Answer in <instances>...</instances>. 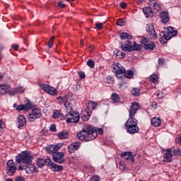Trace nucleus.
Masks as SVG:
<instances>
[{"label":"nucleus","mask_w":181,"mask_h":181,"mask_svg":"<svg viewBox=\"0 0 181 181\" xmlns=\"http://www.w3.org/2000/svg\"><path fill=\"white\" fill-rule=\"evenodd\" d=\"M32 160H33V157L30 156L29 152L22 151L16 156V166H18V170H25L28 175L37 173L38 169L33 164H29Z\"/></svg>","instance_id":"obj_1"},{"label":"nucleus","mask_w":181,"mask_h":181,"mask_svg":"<svg viewBox=\"0 0 181 181\" xmlns=\"http://www.w3.org/2000/svg\"><path fill=\"white\" fill-rule=\"evenodd\" d=\"M76 136L80 141H93V139L97 138V132L93 126L85 124L82 131L78 132Z\"/></svg>","instance_id":"obj_2"},{"label":"nucleus","mask_w":181,"mask_h":181,"mask_svg":"<svg viewBox=\"0 0 181 181\" xmlns=\"http://www.w3.org/2000/svg\"><path fill=\"white\" fill-rule=\"evenodd\" d=\"M113 69V73H115L116 77L121 80V78H132L134 77V71L132 70H126L119 62H116L112 65Z\"/></svg>","instance_id":"obj_3"},{"label":"nucleus","mask_w":181,"mask_h":181,"mask_svg":"<svg viewBox=\"0 0 181 181\" xmlns=\"http://www.w3.org/2000/svg\"><path fill=\"white\" fill-rule=\"evenodd\" d=\"M132 42L129 40H126L124 44L121 45V49L122 52H135L136 50H141L142 45L136 43V42H134L133 45Z\"/></svg>","instance_id":"obj_4"},{"label":"nucleus","mask_w":181,"mask_h":181,"mask_svg":"<svg viewBox=\"0 0 181 181\" xmlns=\"http://www.w3.org/2000/svg\"><path fill=\"white\" fill-rule=\"evenodd\" d=\"M68 110L70 111L66 115L67 124H76L80 121V114L73 110V107H69Z\"/></svg>","instance_id":"obj_5"},{"label":"nucleus","mask_w":181,"mask_h":181,"mask_svg":"<svg viewBox=\"0 0 181 181\" xmlns=\"http://www.w3.org/2000/svg\"><path fill=\"white\" fill-rule=\"evenodd\" d=\"M6 172L8 176H13L15 173L16 172V166L15 165V163H13V160H8L6 163Z\"/></svg>","instance_id":"obj_6"},{"label":"nucleus","mask_w":181,"mask_h":181,"mask_svg":"<svg viewBox=\"0 0 181 181\" xmlns=\"http://www.w3.org/2000/svg\"><path fill=\"white\" fill-rule=\"evenodd\" d=\"M40 117H42V110L37 107H35L29 114L28 119L32 122L37 119V118H40Z\"/></svg>","instance_id":"obj_7"},{"label":"nucleus","mask_w":181,"mask_h":181,"mask_svg":"<svg viewBox=\"0 0 181 181\" xmlns=\"http://www.w3.org/2000/svg\"><path fill=\"white\" fill-rule=\"evenodd\" d=\"M140 108H141V106L139 105V104H138V103L136 102L132 103L129 108V117H135L136 112L139 111Z\"/></svg>","instance_id":"obj_8"},{"label":"nucleus","mask_w":181,"mask_h":181,"mask_svg":"<svg viewBox=\"0 0 181 181\" xmlns=\"http://www.w3.org/2000/svg\"><path fill=\"white\" fill-rule=\"evenodd\" d=\"M128 134L134 135V134H138L139 132V127L135 124H124Z\"/></svg>","instance_id":"obj_9"},{"label":"nucleus","mask_w":181,"mask_h":181,"mask_svg":"<svg viewBox=\"0 0 181 181\" xmlns=\"http://www.w3.org/2000/svg\"><path fill=\"white\" fill-rule=\"evenodd\" d=\"M53 160L54 162H57V163H64V153L63 152H59V153H54V155H52Z\"/></svg>","instance_id":"obj_10"},{"label":"nucleus","mask_w":181,"mask_h":181,"mask_svg":"<svg viewBox=\"0 0 181 181\" xmlns=\"http://www.w3.org/2000/svg\"><path fill=\"white\" fill-rule=\"evenodd\" d=\"M41 88L45 93H47V94H50V95H54V94L57 93L56 90V88L50 86V85H47V84L41 85Z\"/></svg>","instance_id":"obj_11"},{"label":"nucleus","mask_w":181,"mask_h":181,"mask_svg":"<svg viewBox=\"0 0 181 181\" xmlns=\"http://www.w3.org/2000/svg\"><path fill=\"white\" fill-rule=\"evenodd\" d=\"M146 31L149 34L151 39H156V37H158V34L155 31V28L153 27V25L151 23L147 24Z\"/></svg>","instance_id":"obj_12"},{"label":"nucleus","mask_w":181,"mask_h":181,"mask_svg":"<svg viewBox=\"0 0 181 181\" xmlns=\"http://www.w3.org/2000/svg\"><path fill=\"white\" fill-rule=\"evenodd\" d=\"M80 146H81V143L80 142L71 144L68 146V151L69 153H74L76 151H78V149H80Z\"/></svg>","instance_id":"obj_13"},{"label":"nucleus","mask_w":181,"mask_h":181,"mask_svg":"<svg viewBox=\"0 0 181 181\" xmlns=\"http://www.w3.org/2000/svg\"><path fill=\"white\" fill-rule=\"evenodd\" d=\"M160 22L162 23H168L169 22V12L168 11H162L160 15Z\"/></svg>","instance_id":"obj_14"},{"label":"nucleus","mask_w":181,"mask_h":181,"mask_svg":"<svg viewBox=\"0 0 181 181\" xmlns=\"http://www.w3.org/2000/svg\"><path fill=\"white\" fill-rule=\"evenodd\" d=\"M16 125L18 128H22L23 126L26 125V118L23 115H18Z\"/></svg>","instance_id":"obj_15"},{"label":"nucleus","mask_w":181,"mask_h":181,"mask_svg":"<svg viewBox=\"0 0 181 181\" xmlns=\"http://www.w3.org/2000/svg\"><path fill=\"white\" fill-rule=\"evenodd\" d=\"M57 100L59 104H63L64 103V107H66V108L69 110V105H70V103H69V102L67 101V96H59L57 98Z\"/></svg>","instance_id":"obj_16"},{"label":"nucleus","mask_w":181,"mask_h":181,"mask_svg":"<svg viewBox=\"0 0 181 181\" xmlns=\"http://www.w3.org/2000/svg\"><path fill=\"white\" fill-rule=\"evenodd\" d=\"M173 158V156L170 153V150H165V153L163 156V162H166L167 163H170L172 162V159Z\"/></svg>","instance_id":"obj_17"},{"label":"nucleus","mask_w":181,"mask_h":181,"mask_svg":"<svg viewBox=\"0 0 181 181\" xmlns=\"http://www.w3.org/2000/svg\"><path fill=\"white\" fill-rule=\"evenodd\" d=\"M146 18H153V11L151 7H144L142 9Z\"/></svg>","instance_id":"obj_18"},{"label":"nucleus","mask_w":181,"mask_h":181,"mask_svg":"<svg viewBox=\"0 0 181 181\" xmlns=\"http://www.w3.org/2000/svg\"><path fill=\"white\" fill-rule=\"evenodd\" d=\"M11 93V86L6 83L0 85V94H6Z\"/></svg>","instance_id":"obj_19"},{"label":"nucleus","mask_w":181,"mask_h":181,"mask_svg":"<svg viewBox=\"0 0 181 181\" xmlns=\"http://www.w3.org/2000/svg\"><path fill=\"white\" fill-rule=\"evenodd\" d=\"M23 93H25V88L22 86H18L10 91V95H15V94H23Z\"/></svg>","instance_id":"obj_20"},{"label":"nucleus","mask_w":181,"mask_h":181,"mask_svg":"<svg viewBox=\"0 0 181 181\" xmlns=\"http://www.w3.org/2000/svg\"><path fill=\"white\" fill-rule=\"evenodd\" d=\"M113 54L115 56L116 59H125V57H127V54L119 49H115L113 52Z\"/></svg>","instance_id":"obj_21"},{"label":"nucleus","mask_w":181,"mask_h":181,"mask_svg":"<svg viewBox=\"0 0 181 181\" xmlns=\"http://www.w3.org/2000/svg\"><path fill=\"white\" fill-rule=\"evenodd\" d=\"M162 121L159 117H154L151 119V125L155 127H160Z\"/></svg>","instance_id":"obj_22"},{"label":"nucleus","mask_w":181,"mask_h":181,"mask_svg":"<svg viewBox=\"0 0 181 181\" xmlns=\"http://www.w3.org/2000/svg\"><path fill=\"white\" fill-rule=\"evenodd\" d=\"M168 150H170V153L173 156H180L181 155V150L180 148H175V147H173L171 148H168Z\"/></svg>","instance_id":"obj_23"},{"label":"nucleus","mask_w":181,"mask_h":181,"mask_svg":"<svg viewBox=\"0 0 181 181\" xmlns=\"http://www.w3.org/2000/svg\"><path fill=\"white\" fill-rule=\"evenodd\" d=\"M124 125H138V119H135V117H129Z\"/></svg>","instance_id":"obj_24"},{"label":"nucleus","mask_w":181,"mask_h":181,"mask_svg":"<svg viewBox=\"0 0 181 181\" xmlns=\"http://www.w3.org/2000/svg\"><path fill=\"white\" fill-rule=\"evenodd\" d=\"M45 151H46V152H47L50 155H54V153H56V151L54 150V145L53 144L45 146Z\"/></svg>","instance_id":"obj_25"},{"label":"nucleus","mask_w":181,"mask_h":181,"mask_svg":"<svg viewBox=\"0 0 181 181\" xmlns=\"http://www.w3.org/2000/svg\"><path fill=\"white\" fill-rule=\"evenodd\" d=\"M69 132L66 130L60 132L57 134V136L59 138V139H67V138H69Z\"/></svg>","instance_id":"obj_26"},{"label":"nucleus","mask_w":181,"mask_h":181,"mask_svg":"<svg viewBox=\"0 0 181 181\" xmlns=\"http://www.w3.org/2000/svg\"><path fill=\"white\" fill-rule=\"evenodd\" d=\"M121 158H125L126 156H130L129 158V160L132 163H134V162H135V159L134 158V156H132V153L131 152H124L122 153L121 155H120Z\"/></svg>","instance_id":"obj_27"},{"label":"nucleus","mask_w":181,"mask_h":181,"mask_svg":"<svg viewBox=\"0 0 181 181\" xmlns=\"http://www.w3.org/2000/svg\"><path fill=\"white\" fill-rule=\"evenodd\" d=\"M121 40H129L132 39V35L128 34L127 33H122L120 34Z\"/></svg>","instance_id":"obj_28"},{"label":"nucleus","mask_w":181,"mask_h":181,"mask_svg":"<svg viewBox=\"0 0 181 181\" xmlns=\"http://www.w3.org/2000/svg\"><path fill=\"white\" fill-rule=\"evenodd\" d=\"M156 45L152 42H148L144 47L146 50H153L155 49Z\"/></svg>","instance_id":"obj_29"},{"label":"nucleus","mask_w":181,"mask_h":181,"mask_svg":"<svg viewBox=\"0 0 181 181\" xmlns=\"http://www.w3.org/2000/svg\"><path fill=\"white\" fill-rule=\"evenodd\" d=\"M111 99L114 103H119V101H121V98L119 97V95L115 93L112 94Z\"/></svg>","instance_id":"obj_30"},{"label":"nucleus","mask_w":181,"mask_h":181,"mask_svg":"<svg viewBox=\"0 0 181 181\" xmlns=\"http://www.w3.org/2000/svg\"><path fill=\"white\" fill-rule=\"evenodd\" d=\"M52 168L53 172H62V170H63L62 165H56L55 163L52 164Z\"/></svg>","instance_id":"obj_31"},{"label":"nucleus","mask_w":181,"mask_h":181,"mask_svg":"<svg viewBox=\"0 0 181 181\" xmlns=\"http://www.w3.org/2000/svg\"><path fill=\"white\" fill-rule=\"evenodd\" d=\"M97 105H98V104L93 100H90L88 103V108H91L92 110H95V107H97Z\"/></svg>","instance_id":"obj_32"},{"label":"nucleus","mask_w":181,"mask_h":181,"mask_svg":"<svg viewBox=\"0 0 181 181\" xmlns=\"http://www.w3.org/2000/svg\"><path fill=\"white\" fill-rule=\"evenodd\" d=\"M54 164V163L52 162L50 158L44 159V166H51V168H52Z\"/></svg>","instance_id":"obj_33"},{"label":"nucleus","mask_w":181,"mask_h":181,"mask_svg":"<svg viewBox=\"0 0 181 181\" xmlns=\"http://www.w3.org/2000/svg\"><path fill=\"white\" fill-rule=\"evenodd\" d=\"M86 64L90 69H94V67L95 66V62H94V60H93L91 59H88Z\"/></svg>","instance_id":"obj_34"},{"label":"nucleus","mask_w":181,"mask_h":181,"mask_svg":"<svg viewBox=\"0 0 181 181\" xmlns=\"http://www.w3.org/2000/svg\"><path fill=\"white\" fill-rule=\"evenodd\" d=\"M37 165L39 168H43V166H45V159L44 158H38L37 160Z\"/></svg>","instance_id":"obj_35"},{"label":"nucleus","mask_w":181,"mask_h":181,"mask_svg":"<svg viewBox=\"0 0 181 181\" xmlns=\"http://www.w3.org/2000/svg\"><path fill=\"white\" fill-rule=\"evenodd\" d=\"M160 36H163V37H164L165 40H170V39L172 38V37H170V35H169V34H165V32H161L160 33Z\"/></svg>","instance_id":"obj_36"},{"label":"nucleus","mask_w":181,"mask_h":181,"mask_svg":"<svg viewBox=\"0 0 181 181\" xmlns=\"http://www.w3.org/2000/svg\"><path fill=\"white\" fill-rule=\"evenodd\" d=\"M23 106H24V111H29V110H30V108L33 107V105H32L30 102H28L27 103L23 105Z\"/></svg>","instance_id":"obj_37"},{"label":"nucleus","mask_w":181,"mask_h":181,"mask_svg":"<svg viewBox=\"0 0 181 181\" xmlns=\"http://www.w3.org/2000/svg\"><path fill=\"white\" fill-rule=\"evenodd\" d=\"M90 112H86L83 116H81V119L83 121H88V119H90Z\"/></svg>","instance_id":"obj_38"},{"label":"nucleus","mask_w":181,"mask_h":181,"mask_svg":"<svg viewBox=\"0 0 181 181\" xmlns=\"http://www.w3.org/2000/svg\"><path fill=\"white\" fill-rule=\"evenodd\" d=\"M158 80V78L156 76V74H153L150 76V81H151V83H153L154 84L156 83Z\"/></svg>","instance_id":"obj_39"},{"label":"nucleus","mask_w":181,"mask_h":181,"mask_svg":"<svg viewBox=\"0 0 181 181\" xmlns=\"http://www.w3.org/2000/svg\"><path fill=\"white\" fill-rule=\"evenodd\" d=\"M141 90H139V88H134L133 89H132V95L136 96L139 95Z\"/></svg>","instance_id":"obj_40"},{"label":"nucleus","mask_w":181,"mask_h":181,"mask_svg":"<svg viewBox=\"0 0 181 181\" xmlns=\"http://www.w3.org/2000/svg\"><path fill=\"white\" fill-rule=\"evenodd\" d=\"M116 25H117V26H125V21L122 19H118L116 22Z\"/></svg>","instance_id":"obj_41"},{"label":"nucleus","mask_w":181,"mask_h":181,"mask_svg":"<svg viewBox=\"0 0 181 181\" xmlns=\"http://www.w3.org/2000/svg\"><path fill=\"white\" fill-rule=\"evenodd\" d=\"M54 40V37H52L50 38V40L48 41V43H47V46L49 49H51V47H53V42Z\"/></svg>","instance_id":"obj_42"},{"label":"nucleus","mask_w":181,"mask_h":181,"mask_svg":"<svg viewBox=\"0 0 181 181\" xmlns=\"http://www.w3.org/2000/svg\"><path fill=\"white\" fill-rule=\"evenodd\" d=\"M62 144H57L54 145L55 153H58L57 151H59V149H60V148H62Z\"/></svg>","instance_id":"obj_43"},{"label":"nucleus","mask_w":181,"mask_h":181,"mask_svg":"<svg viewBox=\"0 0 181 181\" xmlns=\"http://www.w3.org/2000/svg\"><path fill=\"white\" fill-rule=\"evenodd\" d=\"M119 169H121V170H125V169H127V165H125V163L122 161L119 163Z\"/></svg>","instance_id":"obj_44"},{"label":"nucleus","mask_w":181,"mask_h":181,"mask_svg":"<svg viewBox=\"0 0 181 181\" xmlns=\"http://www.w3.org/2000/svg\"><path fill=\"white\" fill-rule=\"evenodd\" d=\"M100 177L98 175H94L93 177H90V179L89 180V181H100Z\"/></svg>","instance_id":"obj_45"},{"label":"nucleus","mask_w":181,"mask_h":181,"mask_svg":"<svg viewBox=\"0 0 181 181\" xmlns=\"http://www.w3.org/2000/svg\"><path fill=\"white\" fill-rule=\"evenodd\" d=\"M153 9L154 11H156V12H159L160 11V6L159 4L154 3L153 4Z\"/></svg>","instance_id":"obj_46"},{"label":"nucleus","mask_w":181,"mask_h":181,"mask_svg":"<svg viewBox=\"0 0 181 181\" xmlns=\"http://www.w3.org/2000/svg\"><path fill=\"white\" fill-rule=\"evenodd\" d=\"M149 42V41H148V39H146V37H143L141 38V45H144V47L145 45H147Z\"/></svg>","instance_id":"obj_47"},{"label":"nucleus","mask_w":181,"mask_h":181,"mask_svg":"<svg viewBox=\"0 0 181 181\" xmlns=\"http://www.w3.org/2000/svg\"><path fill=\"white\" fill-rule=\"evenodd\" d=\"M49 130L52 131V132H57V129L56 128V124H53L50 125Z\"/></svg>","instance_id":"obj_48"},{"label":"nucleus","mask_w":181,"mask_h":181,"mask_svg":"<svg viewBox=\"0 0 181 181\" xmlns=\"http://www.w3.org/2000/svg\"><path fill=\"white\" fill-rule=\"evenodd\" d=\"M2 131H4V121L0 119V136L2 135Z\"/></svg>","instance_id":"obj_49"},{"label":"nucleus","mask_w":181,"mask_h":181,"mask_svg":"<svg viewBox=\"0 0 181 181\" xmlns=\"http://www.w3.org/2000/svg\"><path fill=\"white\" fill-rule=\"evenodd\" d=\"M103 23H98L95 24V28L97 30H101L103 29Z\"/></svg>","instance_id":"obj_50"},{"label":"nucleus","mask_w":181,"mask_h":181,"mask_svg":"<svg viewBox=\"0 0 181 181\" xmlns=\"http://www.w3.org/2000/svg\"><path fill=\"white\" fill-rule=\"evenodd\" d=\"M16 110L17 111H25V106L23 105H18Z\"/></svg>","instance_id":"obj_51"},{"label":"nucleus","mask_w":181,"mask_h":181,"mask_svg":"<svg viewBox=\"0 0 181 181\" xmlns=\"http://www.w3.org/2000/svg\"><path fill=\"white\" fill-rule=\"evenodd\" d=\"M96 132H97V136L98 135H103V134H104V130L101 128L98 129V130H95V129H93Z\"/></svg>","instance_id":"obj_52"},{"label":"nucleus","mask_w":181,"mask_h":181,"mask_svg":"<svg viewBox=\"0 0 181 181\" xmlns=\"http://www.w3.org/2000/svg\"><path fill=\"white\" fill-rule=\"evenodd\" d=\"M158 64H159V66H163V64H165V59L159 58L158 59Z\"/></svg>","instance_id":"obj_53"},{"label":"nucleus","mask_w":181,"mask_h":181,"mask_svg":"<svg viewBox=\"0 0 181 181\" xmlns=\"http://www.w3.org/2000/svg\"><path fill=\"white\" fill-rule=\"evenodd\" d=\"M66 97H68L69 100H74L73 93L71 92H68Z\"/></svg>","instance_id":"obj_54"},{"label":"nucleus","mask_w":181,"mask_h":181,"mask_svg":"<svg viewBox=\"0 0 181 181\" xmlns=\"http://www.w3.org/2000/svg\"><path fill=\"white\" fill-rule=\"evenodd\" d=\"M59 8H66V4H64L62 1L58 2Z\"/></svg>","instance_id":"obj_55"},{"label":"nucleus","mask_w":181,"mask_h":181,"mask_svg":"<svg viewBox=\"0 0 181 181\" xmlns=\"http://www.w3.org/2000/svg\"><path fill=\"white\" fill-rule=\"evenodd\" d=\"M79 77L80 78L83 79V78H86V74H84V72L81 71L79 73Z\"/></svg>","instance_id":"obj_56"},{"label":"nucleus","mask_w":181,"mask_h":181,"mask_svg":"<svg viewBox=\"0 0 181 181\" xmlns=\"http://www.w3.org/2000/svg\"><path fill=\"white\" fill-rule=\"evenodd\" d=\"M52 117L53 118H54V119H57V118H59V113L54 112L52 114Z\"/></svg>","instance_id":"obj_57"},{"label":"nucleus","mask_w":181,"mask_h":181,"mask_svg":"<svg viewBox=\"0 0 181 181\" xmlns=\"http://www.w3.org/2000/svg\"><path fill=\"white\" fill-rule=\"evenodd\" d=\"M12 49H13V50H18V49H19V45H11Z\"/></svg>","instance_id":"obj_58"},{"label":"nucleus","mask_w":181,"mask_h":181,"mask_svg":"<svg viewBox=\"0 0 181 181\" xmlns=\"http://www.w3.org/2000/svg\"><path fill=\"white\" fill-rule=\"evenodd\" d=\"M16 181H25V178L23 177L18 176L16 178Z\"/></svg>","instance_id":"obj_59"},{"label":"nucleus","mask_w":181,"mask_h":181,"mask_svg":"<svg viewBox=\"0 0 181 181\" xmlns=\"http://www.w3.org/2000/svg\"><path fill=\"white\" fill-rule=\"evenodd\" d=\"M172 30H173V28H171ZM172 36H177V30H172L170 32Z\"/></svg>","instance_id":"obj_60"},{"label":"nucleus","mask_w":181,"mask_h":181,"mask_svg":"<svg viewBox=\"0 0 181 181\" xmlns=\"http://www.w3.org/2000/svg\"><path fill=\"white\" fill-rule=\"evenodd\" d=\"M120 7L122 8V9H125V8H127V4L121 3L120 4Z\"/></svg>","instance_id":"obj_61"},{"label":"nucleus","mask_w":181,"mask_h":181,"mask_svg":"<svg viewBox=\"0 0 181 181\" xmlns=\"http://www.w3.org/2000/svg\"><path fill=\"white\" fill-rule=\"evenodd\" d=\"M106 78L107 80H110L111 83L114 81V79H112V77H111L110 76H107Z\"/></svg>","instance_id":"obj_62"},{"label":"nucleus","mask_w":181,"mask_h":181,"mask_svg":"<svg viewBox=\"0 0 181 181\" xmlns=\"http://www.w3.org/2000/svg\"><path fill=\"white\" fill-rule=\"evenodd\" d=\"M159 42H160V43H163H163H165V41L163 40V37L159 38Z\"/></svg>","instance_id":"obj_63"},{"label":"nucleus","mask_w":181,"mask_h":181,"mask_svg":"<svg viewBox=\"0 0 181 181\" xmlns=\"http://www.w3.org/2000/svg\"><path fill=\"white\" fill-rule=\"evenodd\" d=\"M130 157L131 156H126L125 157H122V158H124L125 160H129Z\"/></svg>","instance_id":"obj_64"}]
</instances>
